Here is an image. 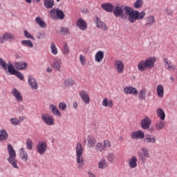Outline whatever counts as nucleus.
<instances>
[{
	"label": "nucleus",
	"mask_w": 177,
	"mask_h": 177,
	"mask_svg": "<svg viewBox=\"0 0 177 177\" xmlns=\"http://www.w3.org/2000/svg\"><path fill=\"white\" fill-rule=\"evenodd\" d=\"M10 121L12 125H19L20 123V120H19L17 118H11L10 119Z\"/></svg>",
	"instance_id": "54"
},
{
	"label": "nucleus",
	"mask_w": 177,
	"mask_h": 177,
	"mask_svg": "<svg viewBox=\"0 0 177 177\" xmlns=\"http://www.w3.org/2000/svg\"><path fill=\"white\" fill-rule=\"evenodd\" d=\"M73 109H77V107H78V104H77V102L73 103Z\"/></svg>",
	"instance_id": "57"
},
{
	"label": "nucleus",
	"mask_w": 177,
	"mask_h": 177,
	"mask_svg": "<svg viewBox=\"0 0 177 177\" xmlns=\"http://www.w3.org/2000/svg\"><path fill=\"white\" fill-rule=\"evenodd\" d=\"M8 73L11 74V75H16L17 78H19L21 81H23L24 80V76L23 75V73L21 72H19L16 71V68H15V66L12 63H8Z\"/></svg>",
	"instance_id": "7"
},
{
	"label": "nucleus",
	"mask_w": 177,
	"mask_h": 177,
	"mask_svg": "<svg viewBox=\"0 0 177 177\" xmlns=\"http://www.w3.org/2000/svg\"><path fill=\"white\" fill-rule=\"evenodd\" d=\"M62 52L63 55H68V53H70V48H68V44H67L66 42L63 44Z\"/></svg>",
	"instance_id": "43"
},
{
	"label": "nucleus",
	"mask_w": 177,
	"mask_h": 177,
	"mask_svg": "<svg viewBox=\"0 0 177 177\" xmlns=\"http://www.w3.org/2000/svg\"><path fill=\"white\" fill-rule=\"evenodd\" d=\"M26 2H27V3H31L32 0H26Z\"/></svg>",
	"instance_id": "60"
},
{
	"label": "nucleus",
	"mask_w": 177,
	"mask_h": 177,
	"mask_svg": "<svg viewBox=\"0 0 177 177\" xmlns=\"http://www.w3.org/2000/svg\"><path fill=\"white\" fill-rule=\"evenodd\" d=\"M21 44L22 45V46H28V48H34V44L32 43V41H31V40H22L21 41Z\"/></svg>",
	"instance_id": "40"
},
{
	"label": "nucleus",
	"mask_w": 177,
	"mask_h": 177,
	"mask_svg": "<svg viewBox=\"0 0 177 177\" xmlns=\"http://www.w3.org/2000/svg\"><path fill=\"white\" fill-rule=\"evenodd\" d=\"M114 67L118 73V74H122L124 73V62L120 59H116L114 61Z\"/></svg>",
	"instance_id": "10"
},
{
	"label": "nucleus",
	"mask_w": 177,
	"mask_h": 177,
	"mask_svg": "<svg viewBox=\"0 0 177 177\" xmlns=\"http://www.w3.org/2000/svg\"><path fill=\"white\" fill-rule=\"evenodd\" d=\"M64 86H73V79L68 77L67 79H65L64 81Z\"/></svg>",
	"instance_id": "49"
},
{
	"label": "nucleus",
	"mask_w": 177,
	"mask_h": 177,
	"mask_svg": "<svg viewBox=\"0 0 177 177\" xmlns=\"http://www.w3.org/2000/svg\"><path fill=\"white\" fill-rule=\"evenodd\" d=\"M5 37L3 35V37H0V44H5Z\"/></svg>",
	"instance_id": "56"
},
{
	"label": "nucleus",
	"mask_w": 177,
	"mask_h": 177,
	"mask_svg": "<svg viewBox=\"0 0 177 177\" xmlns=\"http://www.w3.org/2000/svg\"><path fill=\"white\" fill-rule=\"evenodd\" d=\"M28 82L31 89H33V91L38 89V82L32 76H28Z\"/></svg>",
	"instance_id": "16"
},
{
	"label": "nucleus",
	"mask_w": 177,
	"mask_h": 177,
	"mask_svg": "<svg viewBox=\"0 0 177 177\" xmlns=\"http://www.w3.org/2000/svg\"><path fill=\"white\" fill-rule=\"evenodd\" d=\"M95 23L96 27L102 30V31H107V30H109L107 25H106L104 22L102 21V20H100L97 17H95Z\"/></svg>",
	"instance_id": "12"
},
{
	"label": "nucleus",
	"mask_w": 177,
	"mask_h": 177,
	"mask_svg": "<svg viewBox=\"0 0 177 177\" xmlns=\"http://www.w3.org/2000/svg\"><path fill=\"white\" fill-rule=\"evenodd\" d=\"M138 155L143 164L147 161V158H150V153L149 152V149H147L146 147H143L141 149V151L138 152Z\"/></svg>",
	"instance_id": "5"
},
{
	"label": "nucleus",
	"mask_w": 177,
	"mask_h": 177,
	"mask_svg": "<svg viewBox=\"0 0 177 177\" xmlns=\"http://www.w3.org/2000/svg\"><path fill=\"white\" fill-rule=\"evenodd\" d=\"M7 150L9 156L7 158L9 164H10L12 168L15 169H19V166L17 165V159H16V151L13 149V146L12 145L8 144L7 147Z\"/></svg>",
	"instance_id": "3"
},
{
	"label": "nucleus",
	"mask_w": 177,
	"mask_h": 177,
	"mask_svg": "<svg viewBox=\"0 0 177 177\" xmlns=\"http://www.w3.org/2000/svg\"><path fill=\"white\" fill-rule=\"evenodd\" d=\"M0 67L4 70L5 73H9V64H6V61L0 57Z\"/></svg>",
	"instance_id": "32"
},
{
	"label": "nucleus",
	"mask_w": 177,
	"mask_h": 177,
	"mask_svg": "<svg viewBox=\"0 0 177 177\" xmlns=\"http://www.w3.org/2000/svg\"><path fill=\"white\" fill-rule=\"evenodd\" d=\"M24 35L26 37V38H28V39H32L34 41L35 39L30 32L27 30H24Z\"/></svg>",
	"instance_id": "51"
},
{
	"label": "nucleus",
	"mask_w": 177,
	"mask_h": 177,
	"mask_svg": "<svg viewBox=\"0 0 177 177\" xmlns=\"http://www.w3.org/2000/svg\"><path fill=\"white\" fill-rule=\"evenodd\" d=\"M163 63H165V66L167 70H174V65H172V62L168 58L165 57L163 59Z\"/></svg>",
	"instance_id": "36"
},
{
	"label": "nucleus",
	"mask_w": 177,
	"mask_h": 177,
	"mask_svg": "<svg viewBox=\"0 0 177 177\" xmlns=\"http://www.w3.org/2000/svg\"><path fill=\"white\" fill-rule=\"evenodd\" d=\"M61 65H62V60H60L59 59H56L55 60H54V62L52 66L53 68H55V71H60L62 68Z\"/></svg>",
	"instance_id": "28"
},
{
	"label": "nucleus",
	"mask_w": 177,
	"mask_h": 177,
	"mask_svg": "<svg viewBox=\"0 0 177 177\" xmlns=\"http://www.w3.org/2000/svg\"><path fill=\"white\" fill-rule=\"evenodd\" d=\"M76 151V162L77 164V168L79 169H82L84 167V148H82V145L81 143H77L75 146Z\"/></svg>",
	"instance_id": "4"
},
{
	"label": "nucleus",
	"mask_w": 177,
	"mask_h": 177,
	"mask_svg": "<svg viewBox=\"0 0 177 177\" xmlns=\"http://www.w3.org/2000/svg\"><path fill=\"white\" fill-rule=\"evenodd\" d=\"M138 97L140 100H145L146 99V89L142 88L140 91Z\"/></svg>",
	"instance_id": "46"
},
{
	"label": "nucleus",
	"mask_w": 177,
	"mask_h": 177,
	"mask_svg": "<svg viewBox=\"0 0 177 177\" xmlns=\"http://www.w3.org/2000/svg\"><path fill=\"white\" fill-rule=\"evenodd\" d=\"M101 8L103 9V10H105V12H108L109 13L113 12L114 10V6L111 4V3H105L101 4Z\"/></svg>",
	"instance_id": "20"
},
{
	"label": "nucleus",
	"mask_w": 177,
	"mask_h": 177,
	"mask_svg": "<svg viewBox=\"0 0 177 177\" xmlns=\"http://www.w3.org/2000/svg\"><path fill=\"white\" fill-rule=\"evenodd\" d=\"M36 150L39 154H45L46 150H48V142L39 141L36 146Z\"/></svg>",
	"instance_id": "9"
},
{
	"label": "nucleus",
	"mask_w": 177,
	"mask_h": 177,
	"mask_svg": "<svg viewBox=\"0 0 177 177\" xmlns=\"http://www.w3.org/2000/svg\"><path fill=\"white\" fill-rule=\"evenodd\" d=\"M8 138H9V134L5 129H2L0 130V142H3L4 140H7Z\"/></svg>",
	"instance_id": "29"
},
{
	"label": "nucleus",
	"mask_w": 177,
	"mask_h": 177,
	"mask_svg": "<svg viewBox=\"0 0 177 177\" xmlns=\"http://www.w3.org/2000/svg\"><path fill=\"white\" fill-rule=\"evenodd\" d=\"M19 118L21 121H24V120H26V118L24 116L20 117Z\"/></svg>",
	"instance_id": "59"
},
{
	"label": "nucleus",
	"mask_w": 177,
	"mask_h": 177,
	"mask_svg": "<svg viewBox=\"0 0 177 177\" xmlns=\"http://www.w3.org/2000/svg\"><path fill=\"white\" fill-rule=\"evenodd\" d=\"M26 148L28 150H32V140H31V138H27Z\"/></svg>",
	"instance_id": "50"
},
{
	"label": "nucleus",
	"mask_w": 177,
	"mask_h": 177,
	"mask_svg": "<svg viewBox=\"0 0 177 177\" xmlns=\"http://www.w3.org/2000/svg\"><path fill=\"white\" fill-rule=\"evenodd\" d=\"M50 16L52 19H59V20H63L64 19V12L59 9H51L50 10Z\"/></svg>",
	"instance_id": "8"
},
{
	"label": "nucleus",
	"mask_w": 177,
	"mask_h": 177,
	"mask_svg": "<svg viewBox=\"0 0 177 177\" xmlns=\"http://www.w3.org/2000/svg\"><path fill=\"white\" fill-rule=\"evenodd\" d=\"M102 106L111 109L114 106V102H113V100H109V98L104 97L102 100Z\"/></svg>",
	"instance_id": "24"
},
{
	"label": "nucleus",
	"mask_w": 177,
	"mask_h": 177,
	"mask_svg": "<svg viewBox=\"0 0 177 177\" xmlns=\"http://www.w3.org/2000/svg\"><path fill=\"white\" fill-rule=\"evenodd\" d=\"M157 59L156 57H150L145 60H141L138 64V70L143 73L147 68H153Z\"/></svg>",
	"instance_id": "2"
},
{
	"label": "nucleus",
	"mask_w": 177,
	"mask_h": 177,
	"mask_svg": "<svg viewBox=\"0 0 177 177\" xmlns=\"http://www.w3.org/2000/svg\"><path fill=\"white\" fill-rule=\"evenodd\" d=\"M167 123L164 120H160L155 124V128L157 131H161V129H164Z\"/></svg>",
	"instance_id": "31"
},
{
	"label": "nucleus",
	"mask_w": 177,
	"mask_h": 177,
	"mask_svg": "<svg viewBox=\"0 0 177 177\" xmlns=\"http://www.w3.org/2000/svg\"><path fill=\"white\" fill-rule=\"evenodd\" d=\"M132 139H145V133L141 130L131 133Z\"/></svg>",
	"instance_id": "21"
},
{
	"label": "nucleus",
	"mask_w": 177,
	"mask_h": 177,
	"mask_svg": "<svg viewBox=\"0 0 177 177\" xmlns=\"http://www.w3.org/2000/svg\"><path fill=\"white\" fill-rule=\"evenodd\" d=\"M87 142L89 147H94L96 144V140L93 137L88 136Z\"/></svg>",
	"instance_id": "42"
},
{
	"label": "nucleus",
	"mask_w": 177,
	"mask_h": 177,
	"mask_svg": "<svg viewBox=\"0 0 177 177\" xmlns=\"http://www.w3.org/2000/svg\"><path fill=\"white\" fill-rule=\"evenodd\" d=\"M50 49L52 55H57V47H56V44H55V42H52L50 44Z\"/></svg>",
	"instance_id": "47"
},
{
	"label": "nucleus",
	"mask_w": 177,
	"mask_h": 177,
	"mask_svg": "<svg viewBox=\"0 0 177 177\" xmlns=\"http://www.w3.org/2000/svg\"><path fill=\"white\" fill-rule=\"evenodd\" d=\"M11 94L14 96L18 103H21V102H23V95H21V93H20L17 88H12Z\"/></svg>",
	"instance_id": "13"
},
{
	"label": "nucleus",
	"mask_w": 177,
	"mask_h": 177,
	"mask_svg": "<svg viewBox=\"0 0 177 177\" xmlns=\"http://www.w3.org/2000/svg\"><path fill=\"white\" fill-rule=\"evenodd\" d=\"M113 15L115 17H121L122 20H126L128 17L127 16H129V21L130 23H135L136 20H143L145 16H146V12L145 11L139 12L127 6H115L113 7Z\"/></svg>",
	"instance_id": "1"
},
{
	"label": "nucleus",
	"mask_w": 177,
	"mask_h": 177,
	"mask_svg": "<svg viewBox=\"0 0 177 177\" xmlns=\"http://www.w3.org/2000/svg\"><path fill=\"white\" fill-rule=\"evenodd\" d=\"M49 109L51 110V113H53V115H55V117H61L62 113H60V111H59V109L56 107V106L53 104H50L49 105Z\"/></svg>",
	"instance_id": "25"
},
{
	"label": "nucleus",
	"mask_w": 177,
	"mask_h": 177,
	"mask_svg": "<svg viewBox=\"0 0 177 177\" xmlns=\"http://www.w3.org/2000/svg\"><path fill=\"white\" fill-rule=\"evenodd\" d=\"M102 147L104 149V151H106L107 149H111V142L108 140H104L102 142Z\"/></svg>",
	"instance_id": "41"
},
{
	"label": "nucleus",
	"mask_w": 177,
	"mask_h": 177,
	"mask_svg": "<svg viewBox=\"0 0 177 177\" xmlns=\"http://www.w3.org/2000/svg\"><path fill=\"white\" fill-rule=\"evenodd\" d=\"M169 79H170L171 81H173V82L174 81V77H169Z\"/></svg>",
	"instance_id": "62"
},
{
	"label": "nucleus",
	"mask_w": 177,
	"mask_h": 177,
	"mask_svg": "<svg viewBox=\"0 0 177 177\" xmlns=\"http://www.w3.org/2000/svg\"><path fill=\"white\" fill-rule=\"evenodd\" d=\"M79 95L85 104H89V103H91V98L89 97L88 92L82 90L80 92Z\"/></svg>",
	"instance_id": "14"
},
{
	"label": "nucleus",
	"mask_w": 177,
	"mask_h": 177,
	"mask_svg": "<svg viewBox=\"0 0 177 177\" xmlns=\"http://www.w3.org/2000/svg\"><path fill=\"white\" fill-rule=\"evenodd\" d=\"M151 119L149 116H145L140 122V126L142 129H150L151 127Z\"/></svg>",
	"instance_id": "11"
},
{
	"label": "nucleus",
	"mask_w": 177,
	"mask_h": 177,
	"mask_svg": "<svg viewBox=\"0 0 177 177\" xmlns=\"http://www.w3.org/2000/svg\"><path fill=\"white\" fill-rule=\"evenodd\" d=\"M145 143L154 144L157 142V137L153 134H147L144 137Z\"/></svg>",
	"instance_id": "18"
},
{
	"label": "nucleus",
	"mask_w": 177,
	"mask_h": 177,
	"mask_svg": "<svg viewBox=\"0 0 177 177\" xmlns=\"http://www.w3.org/2000/svg\"><path fill=\"white\" fill-rule=\"evenodd\" d=\"M95 151H104V149L103 148V142H98L96 144L95 147Z\"/></svg>",
	"instance_id": "45"
},
{
	"label": "nucleus",
	"mask_w": 177,
	"mask_h": 177,
	"mask_svg": "<svg viewBox=\"0 0 177 177\" xmlns=\"http://www.w3.org/2000/svg\"><path fill=\"white\" fill-rule=\"evenodd\" d=\"M58 107L62 111H66L67 110V105L64 102H59Z\"/></svg>",
	"instance_id": "52"
},
{
	"label": "nucleus",
	"mask_w": 177,
	"mask_h": 177,
	"mask_svg": "<svg viewBox=\"0 0 177 177\" xmlns=\"http://www.w3.org/2000/svg\"><path fill=\"white\" fill-rule=\"evenodd\" d=\"M35 21L41 28H46V23H45L41 17H37L35 18Z\"/></svg>",
	"instance_id": "30"
},
{
	"label": "nucleus",
	"mask_w": 177,
	"mask_h": 177,
	"mask_svg": "<svg viewBox=\"0 0 177 177\" xmlns=\"http://www.w3.org/2000/svg\"><path fill=\"white\" fill-rule=\"evenodd\" d=\"M47 73H52V68H48Z\"/></svg>",
	"instance_id": "58"
},
{
	"label": "nucleus",
	"mask_w": 177,
	"mask_h": 177,
	"mask_svg": "<svg viewBox=\"0 0 177 177\" xmlns=\"http://www.w3.org/2000/svg\"><path fill=\"white\" fill-rule=\"evenodd\" d=\"M80 61L82 64V66H85L86 64V58L82 55H80Z\"/></svg>",
	"instance_id": "53"
},
{
	"label": "nucleus",
	"mask_w": 177,
	"mask_h": 177,
	"mask_svg": "<svg viewBox=\"0 0 177 177\" xmlns=\"http://www.w3.org/2000/svg\"><path fill=\"white\" fill-rule=\"evenodd\" d=\"M129 167L131 169H135L138 167V158L133 156L128 160Z\"/></svg>",
	"instance_id": "17"
},
{
	"label": "nucleus",
	"mask_w": 177,
	"mask_h": 177,
	"mask_svg": "<svg viewBox=\"0 0 177 177\" xmlns=\"http://www.w3.org/2000/svg\"><path fill=\"white\" fill-rule=\"evenodd\" d=\"M97 167L98 169H106L109 168V163L107 162V160H106V158H101L97 163Z\"/></svg>",
	"instance_id": "22"
},
{
	"label": "nucleus",
	"mask_w": 177,
	"mask_h": 177,
	"mask_svg": "<svg viewBox=\"0 0 177 177\" xmlns=\"http://www.w3.org/2000/svg\"><path fill=\"white\" fill-rule=\"evenodd\" d=\"M60 32L62 35H68V34H70V28L62 27L60 28Z\"/></svg>",
	"instance_id": "48"
},
{
	"label": "nucleus",
	"mask_w": 177,
	"mask_h": 177,
	"mask_svg": "<svg viewBox=\"0 0 177 177\" xmlns=\"http://www.w3.org/2000/svg\"><path fill=\"white\" fill-rule=\"evenodd\" d=\"M44 4L46 9H52L55 5V1H53V0H44Z\"/></svg>",
	"instance_id": "38"
},
{
	"label": "nucleus",
	"mask_w": 177,
	"mask_h": 177,
	"mask_svg": "<svg viewBox=\"0 0 177 177\" xmlns=\"http://www.w3.org/2000/svg\"><path fill=\"white\" fill-rule=\"evenodd\" d=\"M57 2H60V0H57Z\"/></svg>",
	"instance_id": "63"
},
{
	"label": "nucleus",
	"mask_w": 177,
	"mask_h": 177,
	"mask_svg": "<svg viewBox=\"0 0 177 177\" xmlns=\"http://www.w3.org/2000/svg\"><path fill=\"white\" fill-rule=\"evenodd\" d=\"M156 114L161 121H164V120H165V112H164L162 109L158 108L156 110Z\"/></svg>",
	"instance_id": "35"
},
{
	"label": "nucleus",
	"mask_w": 177,
	"mask_h": 177,
	"mask_svg": "<svg viewBox=\"0 0 177 177\" xmlns=\"http://www.w3.org/2000/svg\"><path fill=\"white\" fill-rule=\"evenodd\" d=\"M107 161H109V162H115V154L113 152H109L106 155V157Z\"/></svg>",
	"instance_id": "37"
},
{
	"label": "nucleus",
	"mask_w": 177,
	"mask_h": 177,
	"mask_svg": "<svg viewBox=\"0 0 177 177\" xmlns=\"http://www.w3.org/2000/svg\"><path fill=\"white\" fill-rule=\"evenodd\" d=\"M156 91L158 97H164V86L162 85H158Z\"/></svg>",
	"instance_id": "39"
},
{
	"label": "nucleus",
	"mask_w": 177,
	"mask_h": 177,
	"mask_svg": "<svg viewBox=\"0 0 177 177\" xmlns=\"http://www.w3.org/2000/svg\"><path fill=\"white\" fill-rule=\"evenodd\" d=\"M4 39L8 42H12V41H15V35L10 32H6L3 35Z\"/></svg>",
	"instance_id": "34"
},
{
	"label": "nucleus",
	"mask_w": 177,
	"mask_h": 177,
	"mask_svg": "<svg viewBox=\"0 0 177 177\" xmlns=\"http://www.w3.org/2000/svg\"><path fill=\"white\" fill-rule=\"evenodd\" d=\"M19 157L25 162L28 160V153H27V151L23 147L19 149Z\"/></svg>",
	"instance_id": "27"
},
{
	"label": "nucleus",
	"mask_w": 177,
	"mask_h": 177,
	"mask_svg": "<svg viewBox=\"0 0 177 177\" xmlns=\"http://www.w3.org/2000/svg\"><path fill=\"white\" fill-rule=\"evenodd\" d=\"M41 118L43 122L48 127H53V125H55V124H56V122L55 121V118H53V116H52L49 113L42 114Z\"/></svg>",
	"instance_id": "6"
},
{
	"label": "nucleus",
	"mask_w": 177,
	"mask_h": 177,
	"mask_svg": "<svg viewBox=\"0 0 177 177\" xmlns=\"http://www.w3.org/2000/svg\"><path fill=\"white\" fill-rule=\"evenodd\" d=\"M87 175L88 177H96V175L93 174V173H92V171H88Z\"/></svg>",
	"instance_id": "55"
},
{
	"label": "nucleus",
	"mask_w": 177,
	"mask_h": 177,
	"mask_svg": "<svg viewBox=\"0 0 177 177\" xmlns=\"http://www.w3.org/2000/svg\"><path fill=\"white\" fill-rule=\"evenodd\" d=\"M143 6V0H136L133 3L135 9H140Z\"/></svg>",
	"instance_id": "44"
},
{
	"label": "nucleus",
	"mask_w": 177,
	"mask_h": 177,
	"mask_svg": "<svg viewBox=\"0 0 177 177\" xmlns=\"http://www.w3.org/2000/svg\"><path fill=\"white\" fill-rule=\"evenodd\" d=\"M103 59H104V52L102 50L97 51L95 55V61L97 63H101V62H103Z\"/></svg>",
	"instance_id": "23"
},
{
	"label": "nucleus",
	"mask_w": 177,
	"mask_h": 177,
	"mask_svg": "<svg viewBox=\"0 0 177 177\" xmlns=\"http://www.w3.org/2000/svg\"><path fill=\"white\" fill-rule=\"evenodd\" d=\"M156 23V17L153 15H149L146 18L145 26L151 27Z\"/></svg>",
	"instance_id": "26"
},
{
	"label": "nucleus",
	"mask_w": 177,
	"mask_h": 177,
	"mask_svg": "<svg viewBox=\"0 0 177 177\" xmlns=\"http://www.w3.org/2000/svg\"><path fill=\"white\" fill-rule=\"evenodd\" d=\"M124 91L126 95H136L139 93L138 89L133 86H127L124 88Z\"/></svg>",
	"instance_id": "19"
},
{
	"label": "nucleus",
	"mask_w": 177,
	"mask_h": 177,
	"mask_svg": "<svg viewBox=\"0 0 177 177\" xmlns=\"http://www.w3.org/2000/svg\"><path fill=\"white\" fill-rule=\"evenodd\" d=\"M35 1L37 2V3H39V2H41V0H35Z\"/></svg>",
	"instance_id": "61"
},
{
	"label": "nucleus",
	"mask_w": 177,
	"mask_h": 177,
	"mask_svg": "<svg viewBox=\"0 0 177 177\" xmlns=\"http://www.w3.org/2000/svg\"><path fill=\"white\" fill-rule=\"evenodd\" d=\"M0 6H1V3H0Z\"/></svg>",
	"instance_id": "64"
},
{
	"label": "nucleus",
	"mask_w": 177,
	"mask_h": 177,
	"mask_svg": "<svg viewBox=\"0 0 177 177\" xmlns=\"http://www.w3.org/2000/svg\"><path fill=\"white\" fill-rule=\"evenodd\" d=\"M76 26L82 31H85L86 30V28H88V24L82 18H80L77 20Z\"/></svg>",
	"instance_id": "15"
},
{
	"label": "nucleus",
	"mask_w": 177,
	"mask_h": 177,
	"mask_svg": "<svg viewBox=\"0 0 177 177\" xmlns=\"http://www.w3.org/2000/svg\"><path fill=\"white\" fill-rule=\"evenodd\" d=\"M15 66L17 70H26L27 68V63L23 62H16Z\"/></svg>",
	"instance_id": "33"
}]
</instances>
